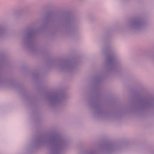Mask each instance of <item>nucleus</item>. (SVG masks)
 <instances>
[{
    "label": "nucleus",
    "instance_id": "nucleus-1",
    "mask_svg": "<svg viewBox=\"0 0 154 154\" xmlns=\"http://www.w3.org/2000/svg\"><path fill=\"white\" fill-rule=\"evenodd\" d=\"M103 54L106 56L105 72L97 76L95 79V85L93 92L87 97V105L91 110L94 117L103 119L118 118L122 114L141 113L154 110V99L148 97L143 94L137 95V105H129L116 111L103 107L100 100L102 97L101 84L107 73L114 72L120 74L122 72V64L118 59L115 53L107 47L104 49Z\"/></svg>",
    "mask_w": 154,
    "mask_h": 154
},
{
    "label": "nucleus",
    "instance_id": "nucleus-2",
    "mask_svg": "<svg viewBox=\"0 0 154 154\" xmlns=\"http://www.w3.org/2000/svg\"><path fill=\"white\" fill-rule=\"evenodd\" d=\"M69 139L57 133H50L36 138L33 146L37 148L45 145L49 149L50 154H61L68 148Z\"/></svg>",
    "mask_w": 154,
    "mask_h": 154
},
{
    "label": "nucleus",
    "instance_id": "nucleus-3",
    "mask_svg": "<svg viewBox=\"0 0 154 154\" xmlns=\"http://www.w3.org/2000/svg\"><path fill=\"white\" fill-rule=\"evenodd\" d=\"M47 64L50 69H57L69 73L74 71L77 66V63L75 60L70 59L52 60L48 62Z\"/></svg>",
    "mask_w": 154,
    "mask_h": 154
},
{
    "label": "nucleus",
    "instance_id": "nucleus-4",
    "mask_svg": "<svg viewBox=\"0 0 154 154\" xmlns=\"http://www.w3.org/2000/svg\"><path fill=\"white\" fill-rule=\"evenodd\" d=\"M67 97L68 95L66 93L56 91L46 94L45 99L48 105L54 108L59 105L60 106L64 105Z\"/></svg>",
    "mask_w": 154,
    "mask_h": 154
},
{
    "label": "nucleus",
    "instance_id": "nucleus-5",
    "mask_svg": "<svg viewBox=\"0 0 154 154\" xmlns=\"http://www.w3.org/2000/svg\"><path fill=\"white\" fill-rule=\"evenodd\" d=\"M122 144L113 143H105L100 145L97 150L103 154H111L122 149Z\"/></svg>",
    "mask_w": 154,
    "mask_h": 154
},
{
    "label": "nucleus",
    "instance_id": "nucleus-6",
    "mask_svg": "<svg viewBox=\"0 0 154 154\" xmlns=\"http://www.w3.org/2000/svg\"><path fill=\"white\" fill-rule=\"evenodd\" d=\"M21 42L22 46L29 52L38 53L39 50L36 47L34 39H22Z\"/></svg>",
    "mask_w": 154,
    "mask_h": 154
},
{
    "label": "nucleus",
    "instance_id": "nucleus-7",
    "mask_svg": "<svg viewBox=\"0 0 154 154\" xmlns=\"http://www.w3.org/2000/svg\"><path fill=\"white\" fill-rule=\"evenodd\" d=\"M6 62L5 59L4 58H0V69H2Z\"/></svg>",
    "mask_w": 154,
    "mask_h": 154
},
{
    "label": "nucleus",
    "instance_id": "nucleus-8",
    "mask_svg": "<svg viewBox=\"0 0 154 154\" xmlns=\"http://www.w3.org/2000/svg\"><path fill=\"white\" fill-rule=\"evenodd\" d=\"M9 81H7L6 79L0 76V85H6L7 82H9Z\"/></svg>",
    "mask_w": 154,
    "mask_h": 154
},
{
    "label": "nucleus",
    "instance_id": "nucleus-9",
    "mask_svg": "<svg viewBox=\"0 0 154 154\" xmlns=\"http://www.w3.org/2000/svg\"><path fill=\"white\" fill-rule=\"evenodd\" d=\"M33 78L36 79H38L40 77V75L38 73H33L32 75Z\"/></svg>",
    "mask_w": 154,
    "mask_h": 154
},
{
    "label": "nucleus",
    "instance_id": "nucleus-10",
    "mask_svg": "<svg viewBox=\"0 0 154 154\" xmlns=\"http://www.w3.org/2000/svg\"><path fill=\"white\" fill-rule=\"evenodd\" d=\"M86 154H97L96 150H91L88 152Z\"/></svg>",
    "mask_w": 154,
    "mask_h": 154
},
{
    "label": "nucleus",
    "instance_id": "nucleus-11",
    "mask_svg": "<svg viewBox=\"0 0 154 154\" xmlns=\"http://www.w3.org/2000/svg\"><path fill=\"white\" fill-rule=\"evenodd\" d=\"M29 101L30 102V103H31V101Z\"/></svg>",
    "mask_w": 154,
    "mask_h": 154
}]
</instances>
